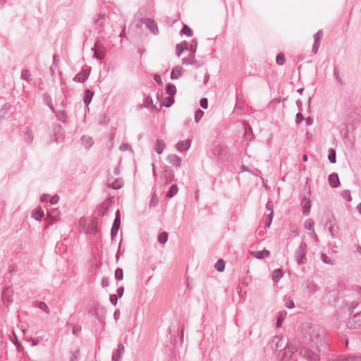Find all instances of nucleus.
I'll return each instance as SVG.
<instances>
[{
  "instance_id": "nucleus-27",
  "label": "nucleus",
  "mask_w": 361,
  "mask_h": 361,
  "mask_svg": "<svg viewBox=\"0 0 361 361\" xmlns=\"http://www.w3.org/2000/svg\"><path fill=\"white\" fill-rule=\"evenodd\" d=\"M81 140L87 149L90 148L94 143L92 138L89 135L82 136Z\"/></svg>"
},
{
  "instance_id": "nucleus-47",
  "label": "nucleus",
  "mask_w": 361,
  "mask_h": 361,
  "mask_svg": "<svg viewBox=\"0 0 361 361\" xmlns=\"http://www.w3.org/2000/svg\"><path fill=\"white\" fill-rule=\"evenodd\" d=\"M68 326H71L72 328V333L75 337H78L79 333L81 331V327L75 325H73L71 324H67Z\"/></svg>"
},
{
  "instance_id": "nucleus-46",
  "label": "nucleus",
  "mask_w": 361,
  "mask_h": 361,
  "mask_svg": "<svg viewBox=\"0 0 361 361\" xmlns=\"http://www.w3.org/2000/svg\"><path fill=\"white\" fill-rule=\"evenodd\" d=\"M181 32L183 35H185L187 37H191L192 35V29L186 25H184L183 26Z\"/></svg>"
},
{
  "instance_id": "nucleus-58",
  "label": "nucleus",
  "mask_w": 361,
  "mask_h": 361,
  "mask_svg": "<svg viewBox=\"0 0 361 361\" xmlns=\"http://www.w3.org/2000/svg\"><path fill=\"white\" fill-rule=\"evenodd\" d=\"M119 149L122 152H124L126 150H130L131 149V147L130 145L127 144V143H123L122 145H120L119 147Z\"/></svg>"
},
{
  "instance_id": "nucleus-41",
  "label": "nucleus",
  "mask_w": 361,
  "mask_h": 361,
  "mask_svg": "<svg viewBox=\"0 0 361 361\" xmlns=\"http://www.w3.org/2000/svg\"><path fill=\"white\" fill-rule=\"evenodd\" d=\"M276 62L279 66H283L286 62V57L283 53H279L276 58Z\"/></svg>"
},
{
  "instance_id": "nucleus-29",
  "label": "nucleus",
  "mask_w": 361,
  "mask_h": 361,
  "mask_svg": "<svg viewBox=\"0 0 361 361\" xmlns=\"http://www.w3.org/2000/svg\"><path fill=\"white\" fill-rule=\"evenodd\" d=\"M283 272L281 269H277L273 271L272 279L275 282H278L283 276Z\"/></svg>"
},
{
  "instance_id": "nucleus-6",
  "label": "nucleus",
  "mask_w": 361,
  "mask_h": 361,
  "mask_svg": "<svg viewBox=\"0 0 361 361\" xmlns=\"http://www.w3.org/2000/svg\"><path fill=\"white\" fill-rule=\"evenodd\" d=\"M141 24H145L146 27L154 35L159 34V28L157 23L151 18H141Z\"/></svg>"
},
{
  "instance_id": "nucleus-56",
  "label": "nucleus",
  "mask_w": 361,
  "mask_h": 361,
  "mask_svg": "<svg viewBox=\"0 0 361 361\" xmlns=\"http://www.w3.org/2000/svg\"><path fill=\"white\" fill-rule=\"evenodd\" d=\"M106 18V14L105 13H99L95 18H93V21L94 23H98L101 20H103Z\"/></svg>"
},
{
  "instance_id": "nucleus-63",
  "label": "nucleus",
  "mask_w": 361,
  "mask_h": 361,
  "mask_svg": "<svg viewBox=\"0 0 361 361\" xmlns=\"http://www.w3.org/2000/svg\"><path fill=\"white\" fill-rule=\"evenodd\" d=\"M357 305H358L357 302H353L349 306V308H348L349 311L351 313H353L354 310L357 307Z\"/></svg>"
},
{
  "instance_id": "nucleus-18",
  "label": "nucleus",
  "mask_w": 361,
  "mask_h": 361,
  "mask_svg": "<svg viewBox=\"0 0 361 361\" xmlns=\"http://www.w3.org/2000/svg\"><path fill=\"white\" fill-rule=\"evenodd\" d=\"M283 340L281 336H276L273 338L272 341L270 343V345L271 349L277 350L279 347H281L282 345L280 344Z\"/></svg>"
},
{
  "instance_id": "nucleus-38",
  "label": "nucleus",
  "mask_w": 361,
  "mask_h": 361,
  "mask_svg": "<svg viewBox=\"0 0 361 361\" xmlns=\"http://www.w3.org/2000/svg\"><path fill=\"white\" fill-rule=\"evenodd\" d=\"M10 109V105L4 104L0 109V119L4 118Z\"/></svg>"
},
{
  "instance_id": "nucleus-35",
  "label": "nucleus",
  "mask_w": 361,
  "mask_h": 361,
  "mask_svg": "<svg viewBox=\"0 0 361 361\" xmlns=\"http://www.w3.org/2000/svg\"><path fill=\"white\" fill-rule=\"evenodd\" d=\"M321 259L324 263L327 264L334 265L335 264V261L325 253L321 255Z\"/></svg>"
},
{
  "instance_id": "nucleus-17",
  "label": "nucleus",
  "mask_w": 361,
  "mask_h": 361,
  "mask_svg": "<svg viewBox=\"0 0 361 361\" xmlns=\"http://www.w3.org/2000/svg\"><path fill=\"white\" fill-rule=\"evenodd\" d=\"M120 225L121 219L115 218L111 230V235L112 238L115 237L117 235L118 229L120 228Z\"/></svg>"
},
{
  "instance_id": "nucleus-25",
  "label": "nucleus",
  "mask_w": 361,
  "mask_h": 361,
  "mask_svg": "<svg viewBox=\"0 0 361 361\" xmlns=\"http://www.w3.org/2000/svg\"><path fill=\"white\" fill-rule=\"evenodd\" d=\"M94 96V92L90 90H86L85 91L83 102L86 106H87L92 101V97Z\"/></svg>"
},
{
  "instance_id": "nucleus-21",
  "label": "nucleus",
  "mask_w": 361,
  "mask_h": 361,
  "mask_svg": "<svg viewBox=\"0 0 361 361\" xmlns=\"http://www.w3.org/2000/svg\"><path fill=\"white\" fill-rule=\"evenodd\" d=\"M182 68L179 66H175L171 73V80H176L178 79L180 76L182 75Z\"/></svg>"
},
{
  "instance_id": "nucleus-7",
  "label": "nucleus",
  "mask_w": 361,
  "mask_h": 361,
  "mask_svg": "<svg viewBox=\"0 0 361 361\" xmlns=\"http://www.w3.org/2000/svg\"><path fill=\"white\" fill-rule=\"evenodd\" d=\"M323 36H324V33H323V31L321 30L317 31V32L314 35V36H313L314 44L312 46L313 54L317 53Z\"/></svg>"
},
{
  "instance_id": "nucleus-5",
  "label": "nucleus",
  "mask_w": 361,
  "mask_h": 361,
  "mask_svg": "<svg viewBox=\"0 0 361 361\" xmlns=\"http://www.w3.org/2000/svg\"><path fill=\"white\" fill-rule=\"evenodd\" d=\"M346 326L350 329H355L361 326V310L355 313L352 317L348 319Z\"/></svg>"
},
{
  "instance_id": "nucleus-53",
  "label": "nucleus",
  "mask_w": 361,
  "mask_h": 361,
  "mask_svg": "<svg viewBox=\"0 0 361 361\" xmlns=\"http://www.w3.org/2000/svg\"><path fill=\"white\" fill-rule=\"evenodd\" d=\"M341 196L345 199L348 202H350L352 200V197L350 195V192L348 190H343L341 193Z\"/></svg>"
},
{
  "instance_id": "nucleus-20",
  "label": "nucleus",
  "mask_w": 361,
  "mask_h": 361,
  "mask_svg": "<svg viewBox=\"0 0 361 361\" xmlns=\"http://www.w3.org/2000/svg\"><path fill=\"white\" fill-rule=\"evenodd\" d=\"M108 187L114 189V190H118L123 187V180L122 178H116L114 182L111 183L107 184Z\"/></svg>"
},
{
  "instance_id": "nucleus-9",
  "label": "nucleus",
  "mask_w": 361,
  "mask_h": 361,
  "mask_svg": "<svg viewBox=\"0 0 361 361\" xmlns=\"http://www.w3.org/2000/svg\"><path fill=\"white\" fill-rule=\"evenodd\" d=\"M89 71L82 70L73 78V81L77 82H84L89 78Z\"/></svg>"
},
{
  "instance_id": "nucleus-12",
  "label": "nucleus",
  "mask_w": 361,
  "mask_h": 361,
  "mask_svg": "<svg viewBox=\"0 0 361 361\" xmlns=\"http://www.w3.org/2000/svg\"><path fill=\"white\" fill-rule=\"evenodd\" d=\"M336 361H361V355H354L349 354L341 355L337 357Z\"/></svg>"
},
{
  "instance_id": "nucleus-51",
  "label": "nucleus",
  "mask_w": 361,
  "mask_h": 361,
  "mask_svg": "<svg viewBox=\"0 0 361 361\" xmlns=\"http://www.w3.org/2000/svg\"><path fill=\"white\" fill-rule=\"evenodd\" d=\"M54 114H55V116H56V118L59 121H63V122L65 121L66 114L63 111H56L54 112Z\"/></svg>"
},
{
  "instance_id": "nucleus-42",
  "label": "nucleus",
  "mask_w": 361,
  "mask_h": 361,
  "mask_svg": "<svg viewBox=\"0 0 361 361\" xmlns=\"http://www.w3.org/2000/svg\"><path fill=\"white\" fill-rule=\"evenodd\" d=\"M168 240V233L166 232H161L158 235V241L161 244H164Z\"/></svg>"
},
{
  "instance_id": "nucleus-37",
  "label": "nucleus",
  "mask_w": 361,
  "mask_h": 361,
  "mask_svg": "<svg viewBox=\"0 0 361 361\" xmlns=\"http://www.w3.org/2000/svg\"><path fill=\"white\" fill-rule=\"evenodd\" d=\"M328 159L331 164L336 162V151L332 148L329 149Z\"/></svg>"
},
{
  "instance_id": "nucleus-45",
  "label": "nucleus",
  "mask_w": 361,
  "mask_h": 361,
  "mask_svg": "<svg viewBox=\"0 0 361 361\" xmlns=\"http://www.w3.org/2000/svg\"><path fill=\"white\" fill-rule=\"evenodd\" d=\"M21 78L27 82H30L31 81V73H30V71L27 69L23 70L21 73Z\"/></svg>"
},
{
  "instance_id": "nucleus-28",
  "label": "nucleus",
  "mask_w": 361,
  "mask_h": 361,
  "mask_svg": "<svg viewBox=\"0 0 361 361\" xmlns=\"http://www.w3.org/2000/svg\"><path fill=\"white\" fill-rule=\"evenodd\" d=\"M176 49L177 56H180L183 51L188 49V43L186 42H183L178 44L176 47Z\"/></svg>"
},
{
  "instance_id": "nucleus-43",
  "label": "nucleus",
  "mask_w": 361,
  "mask_h": 361,
  "mask_svg": "<svg viewBox=\"0 0 361 361\" xmlns=\"http://www.w3.org/2000/svg\"><path fill=\"white\" fill-rule=\"evenodd\" d=\"M334 75L341 85H344L345 84L344 80L341 77L339 70L337 68H334Z\"/></svg>"
},
{
  "instance_id": "nucleus-4",
  "label": "nucleus",
  "mask_w": 361,
  "mask_h": 361,
  "mask_svg": "<svg viewBox=\"0 0 361 361\" xmlns=\"http://www.w3.org/2000/svg\"><path fill=\"white\" fill-rule=\"evenodd\" d=\"M293 352L294 348L293 345L287 343L285 348L279 352L277 357L281 361H286L291 358Z\"/></svg>"
},
{
  "instance_id": "nucleus-19",
  "label": "nucleus",
  "mask_w": 361,
  "mask_h": 361,
  "mask_svg": "<svg viewBox=\"0 0 361 361\" xmlns=\"http://www.w3.org/2000/svg\"><path fill=\"white\" fill-rule=\"evenodd\" d=\"M302 214L305 216L309 215V214L310 212V207H311L310 201L306 198H304L302 200Z\"/></svg>"
},
{
  "instance_id": "nucleus-23",
  "label": "nucleus",
  "mask_w": 361,
  "mask_h": 361,
  "mask_svg": "<svg viewBox=\"0 0 361 361\" xmlns=\"http://www.w3.org/2000/svg\"><path fill=\"white\" fill-rule=\"evenodd\" d=\"M305 287L310 293H314L318 290V286L314 281H307L305 283Z\"/></svg>"
},
{
  "instance_id": "nucleus-40",
  "label": "nucleus",
  "mask_w": 361,
  "mask_h": 361,
  "mask_svg": "<svg viewBox=\"0 0 361 361\" xmlns=\"http://www.w3.org/2000/svg\"><path fill=\"white\" fill-rule=\"evenodd\" d=\"M97 224L95 220H92L89 226L88 232L91 234H95L97 232Z\"/></svg>"
},
{
  "instance_id": "nucleus-57",
  "label": "nucleus",
  "mask_w": 361,
  "mask_h": 361,
  "mask_svg": "<svg viewBox=\"0 0 361 361\" xmlns=\"http://www.w3.org/2000/svg\"><path fill=\"white\" fill-rule=\"evenodd\" d=\"M108 121H109L108 118L106 116V115L104 114L99 119L98 123L100 125H103V124H106V123H108Z\"/></svg>"
},
{
  "instance_id": "nucleus-39",
  "label": "nucleus",
  "mask_w": 361,
  "mask_h": 361,
  "mask_svg": "<svg viewBox=\"0 0 361 361\" xmlns=\"http://www.w3.org/2000/svg\"><path fill=\"white\" fill-rule=\"evenodd\" d=\"M183 63L185 65L197 64V61L195 59V54H191L190 58L183 59Z\"/></svg>"
},
{
  "instance_id": "nucleus-55",
  "label": "nucleus",
  "mask_w": 361,
  "mask_h": 361,
  "mask_svg": "<svg viewBox=\"0 0 361 361\" xmlns=\"http://www.w3.org/2000/svg\"><path fill=\"white\" fill-rule=\"evenodd\" d=\"M105 56V54L103 51H97L93 54V58H95L99 60H102Z\"/></svg>"
},
{
  "instance_id": "nucleus-26",
  "label": "nucleus",
  "mask_w": 361,
  "mask_h": 361,
  "mask_svg": "<svg viewBox=\"0 0 361 361\" xmlns=\"http://www.w3.org/2000/svg\"><path fill=\"white\" fill-rule=\"evenodd\" d=\"M144 107H151L152 110H157L156 106L152 104V99L151 97H147L143 102V104L140 106V108Z\"/></svg>"
},
{
  "instance_id": "nucleus-48",
  "label": "nucleus",
  "mask_w": 361,
  "mask_h": 361,
  "mask_svg": "<svg viewBox=\"0 0 361 361\" xmlns=\"http://www.w3.org/2000/svg\"><path fill=\"white\" fill-rule=\"evenodd\" d=\"M123 278V269L117 268L115 271V279L118 281H121Z\"/></svg>"
},
{
  "instance_id": "nucleus-22",
  "label": "nucleus",
  "mask_w": 361,
  "mask_h": 361,
  "mask_svg": "<svg viewBox=\"0 0 361 361\" xmlns=\"http://www.w3.org/2000/svg\"><path fill=\"white\" fill-rule=\"evenodd\" d=\"M165 146L166 145L164 140L157 139L154 145V150L158 154H161L163 152Z\"/></svg>"
},
{
  "instance_id": "nucleus-31",
  "label": "nucleus",
  "mask_w": 361,
  "mask_h": 361,
  "mask_svg": "<svg viewBox=\"0 0 361 361\" xmlns=\"http://www.w3.org/2000/svg\"><path fill=\"white\" fill-rule=\"evenodd\" d=\"M286 312L285 311H281L278 313L277 322H276V326L278 328L281 327L282 322H283L284 318L286 317Z\"/></svg>"
},
{
  "instance_id": "nucleus-36",
  "label": "nucleus",
  "mask_w": 361,
  "mask_h": 361,
  "mask_svg": "<svg viewBox=\"0 0 361 361\" xmlns=\"http://www.w3.org/2000/svg\"><path fill=\"white\" fill-rule=\"evenodd\" d=\"M166 91L170 96H173L176 93V87L174 85L169 83L166 85Z\"/></svg>"
},
{
  "instance_id": "nucleus-32",
  "label": "nucleus",
  "mask_w": 361,
  "mask_h": 361,
  "mask_svg": "<svg viewBox=\"0 0 361 361\" xmlns=\"http://www.w3.org/2000/svg\"><path fill=\"white\" fill-rule=\"evenodd\" d=\"M44 216V212L42 209H37L32 212V217L36 221H39Z\"/></svg>"
},
{
  "instance_id": "nucleus-1",
  "label": "nucleus",
  "mask_w": 361,
  "mask_h": 361,
  "mask_svg": "<svg viewBox=\"0 0 361 361\" xmlns=\"http://www.w3.org/2000/svg\"><path fill=\"white\" fill-rule=\"evenodd\" d=\"M308 335L310 345L314 350H302L300 353L309 361H319V353L326 348L324 331L318 326H311Z\"/></svg>"
},
{
  "instance_id": "nucleus-59",
  "label": "nucleus",
  "mask_w": 361,
  "mask_h": 361,
  "mask_svg": "<svg viewBox=\"0 0 361 361\" xmlns=\"http://www.w3.org/2000/svg\"><path fill=\"white\" fill-rule=\"evenodd\" d=\"M80 355V351L79 350H75L74 352L72 353V355L71 356V358H70V361H75L78 359V356Z\"/></svg>"
},
{
  "instance_id": "nucleus-49",
  "label": "nucleus",
  "mask_w": 361,
  "mask_h": 361,
  "mask_svg": "<svg viewBox=\"0 0 361 361\" xmlns=\"http://www.w3.org/2000/svg\"><path fill=\"white\" fill-rule=\"evenodd\" d=\"M204 116V111L201 109H197L195 113V122L197 123Z\"/></svg>"
},
{
  "instance_id": "nucleus-62",
  "label": "nucleus",
  "mask_w": 361,
  "mask_h": 361,
  "mask_svg": "<svg viewBox=\"0 0 361 361\" xmlns=\"http://www.w3.org/2000/svg\"><path fill=\"white\" fill-rule=\"evenodd\" d=\"M109 299L112 305H116L117 304L118 298L116 295H110Z\"/></svg>"
},
{
  "instance_id": "nucleus-3",
  "label": "nucleus",
  "mask_w": 361,
  "mask_h": 361,
  "mask_svg": "<svg viewBox=\"0 0 361 361\" xmlns=\"http://www.w3.org/2000/svg\"><path fill=\"white\" fill-rule=\"evenodd\" d=\"M324 226L327 228L333 238L338 237L339 234V228L337 224V221L334 216H330L328 218Z\"/></svg>"
},
{
  "instance_id": "nucleus-50",
  "label": "nucleus",
  "mask_w": 361,
  "mask_h": 361,
  "mask_svg": "<svg viewBox=\"0 0 361 361\" xmlns=\"http://www.w3.org/2000/svg\"><path fill=\"white\" fill-rule=\"evenodd\" d=\"M305 228L309 231H314V221L313 220L309 219L306 220L305 223Z\"/></svg>"
},
{
  "instance_id": "nucleus-34",
  "label": "nucleus",
  "mask_w": 361,
  "mask_h": 361,
  "mask_svg": "<svg viewBox=\"0 0 361 361\" xmlns=\"http://www.w3.org/2000/svg\"><path fill=\"white\" fill-rule=\"evenodd\" d=\"M35 306L39 308L40 310H43L47 314L49 313V309L47 304L44 302H35Z\"/></svg>"
},
{
  "instance_id": "nucleus-44",
  "label": "nucleus",
  "mask_w": 361,
  "mask_h": 361,
  "mask_svg": "<svg viewBox=\"0 0 361 361\" xmlns=\"http://www.w3.org/2000/svg\"><path fill=\"white\" fill-rule=\"evenodd\" d=\"M174 103L173 96H170L164 98L163 105L165 107H170Z\"/></svg>"
},
{
  "instance_id": "nucleus-16",
  "label": "nucleus",
  "mask_w": 361,
  "mask_h": 361,
  "mask_svg": "<svg viewBox=\"0 0 361 361\" xmlns=\"http://www.w3.org/2000/svg\"><path fill=\"white\" fill-rule=\"evenodd\" d=\"M174 178V173L173 170L170 169H165L163 172V179L166 183H171Z\"/></svg>"
},
{
  "instance_id": "nucleus-52",
  "label": "nucleus",
  "mask_w": 361,
  "mask_h": 361,
  "mask_svg": "<svg viewBox=\"0 0 361 361\" xmlns=\"http://www.w3.org/2000/svg\"><path fill=\"white\" fill-rule=\"evenodd\" d=\"M197 41L195 39H193L191 41L190 45V51L192 52V54H195V53L197 51Z\"/></svg>"
},
{
  "instance_id": "nucleus-13",
  "label": "nucleus",
  "mask_w": 361,
  "mask_h": 361,
  "mask_svg": "<svg viewBox=\"0 0 361 361\" xmlns=\"http://www.w3.org/2000/svg\"><path fill=\"white\" fill-rule=\"evenodd\" d=\"M166 159L169 164L176 167L180 166L182 162L180 157L176 154H170Z\"/></svg>"
},
{
  "instance_id": "nucleus-10",
  "label": "nucleus",
  "mask_w": 361,
  "mask_h": 361,
  "mask_svg": "<svg viewBox=\"0 0 361 361\" xmlns=\"http://www.w3.org/2000/svg\"><path fill=\"white\" fill-rule=\"evenodd\" d=\"M328 181L331 188H338L340 185V180L336 173H332L329 176Z\"/></svg>"
},
{
  "instance_id": "nucleus-30",
  "label": "nucleus",
  "mask_w": 361,
  "mask_h": 361,
  "mask_svg": "<svg viewBox=\"0 0 361 361\" xmlns=\"http://www.w3.org/2000/svg\"><path fill=\"white\" fill-rule=\"evenodd\" d=\"M178 191V188L176 185H172L167 192L166 197L171 198L175 196Z\"/></svg>"
},
{
  "instance_id": "nucleus-60",
  "label": "nucleus",
  "mask_w": 361,
  "mask_h": 361,
  "mask_svg": "<svg viewBox=\"0 0 361 361\" xmlns=\"http://www.w3.org/2000/svg\"><path fill=\"white\" fill-rule=\"evenodd\" d=\"M285 305H286V307H288L289 309H291V308H293L295 307V303H294L293 300L288 299L286 302Z\"/></svg>"
},
{
  "instance_id": "nucleus-15",
  "label": "nucleus",
  "mask_w": 361,
  "mask_h": 361,
  "mask_svg": "<svg viewBox=\"0 0 361 361\" xmlns=\"http://www.w3.org/2000/svg\"><path fill=\"white\" fill-rule=\"evenodd\" d=\"M212 154L216 157H223L226 154V149L224 146L221 145H217L214 147L212 150Z\"/></svg>"
},
{
  "instance_id": "nucleus-14",
  "label": "nucleus",
  "mask_w": 361,
  "mask_h": 361,
  "mask_svg": "<svg viewBox=\"0 0 361 361\" xmlns=\"http://www.w3.org/2000/svg\"><path fill=\"white\" fill-rule=\"evenodd\" d=\"M270 255V252L266 249L259 251H252L251 252V255L257 259H264L265 257H269Z\"/></svg>"
},
{
  "instance_id": "nucleus-8",
  "label": "nucleus",
  "mask_w": 361,
  "mask_h": 361,
  "mask_svg": "<svg viewBox=\"0 0 361 361\" xmlns=\"http://www.w3.org/2000/svg\"><path fill=\"white\" fill-rule=\"evenodd\" d=\"M124 352V345L122 343H118L116 350L112 353L111 361H120Z\"/></svg>"
},
{
  "instance_id": "nucleus-64",
  "label": "nucleus",
  "mask_w": 361,
  "mask_h": 361,
  "mask_svg": "<svg viewBox=\"0 0 361 361\" xmlns=\"http://www.w3.org/2000/svg\"><path fill=\"white\" fill-rule=\"evenodd\" d=\"M154 80H155V82L160 86H161L163 85V82H162V80H161V78L160 77L159 75H155L154 76Z\"/></svg>"
},
{
  "instance_id": "nucleus-24",
  "label": "nucleus",
  "mask_w": 361,
  "mask_h": 361,
  "mask_svg": "<svg viewBox=\"0 0 361 361\" xmlns=\"http://www.w3.org/2000/svg\"><path fill=\"white\" fill-rule=\"evenodd\" d=\"M95 314L97 316V319L102 324H104V319H105L104 309L103 307L97 308L95 310Z\"/></svg>"
},
{
  "instance_id": "nucleus-54",
  "label": "nucleus",
  "mask_w": 361,
  "mask_h": 361,
  "mask_svg": "<svg viewBox=\"0 0 361 361\" xmlns=\"http://www.w3.org/2000/svg\"><path fill=\"white\" fill-rule=\"evenodd\" d=\"M200 105L202 108L207 109L208 108V100L207 98H202L200 101Z\"/></svg>"
},
{
  "instance_id": "nucleus-33",
  "label": "nucleus",
  "mask_w": 361,
  "mask_h": 361,
  "mask_svg": "<svg viewBox=\"0 0 361 361\" xmlns=\"http://www.w3.org/2000/svg\"><path fill=\"white\" fill-rule=\"evenodd\" d=\"M214 268L216 271L222 272L225 269V262L223 259H219L214 264Z\"/></svg>"
},
{
  "instance_id": "nucleus-2",
  "label": "nucleus",
  "mask_w": 361,
  "mask_h": 361,
  "mask_svg": "<svg viewBox=\"0 0 361 361\" xmlns=\"http://www.w3.org/2000/svg\"><path fill=\"white\" fill-rule=\"evenodd\" d=\"M307 252V245L305 243L302 242L298 248L295 250L294 257L295 261L299 264H304L307 263V259L306 257Z\"/></svg>"
},
{
  "instance_id": "nucleus-61",
  "label": "nucleus",
  "mask_w": 361,
  "mask_h": 361,
  "mask_svg": "<svg viewBox=\"0 0 361 361\" xmlns=\"http://www.w3.org/2000/svg\"><path fill=\"white\" fill-rule=\"evenodd\" d=\"M302 120H304V118H303V116H302V114H301V113H300V112H299V113H298V114H296V116H295V123H296L297 124H298V123H301V121H302Z\"/></svg>"
},
{
  "instance_id": "nucleus-11",
  "label": "nucleus",
  "mask_w": 361,
  "mask_h": 361,
  "mask_svg": "<svg viewBox=\"0 0 361 361\" xmlns=\"http://www.w3.org/2000/svg\"><path fill=\"white\" fill-rule=\"evenodd\" d=\"M190 145L191 140L190 139H188L186 140L179 141L178 142H177V144L176 145V147L177 150H178L179 152H183L188 150L189 148L190 147Z\"/></svg>"
}]
</instances>
